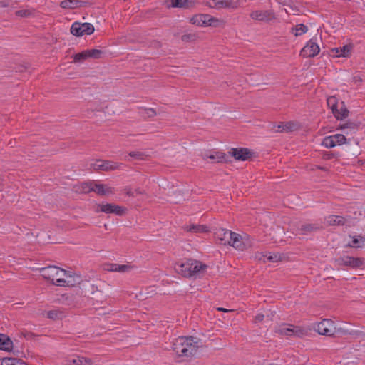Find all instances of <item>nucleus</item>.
Wrapping results in <instances>:
<instances>
[{
	"mask_svg": "<svg viewBox=\"0 0 365 365\" xmlns=\"http://www.w3.org/2000/svg\"><path fill=\"white\" fill-rule=\"evenodd\" d=\"M359 127V125L354 122L348 121L342 125H340L341 129H352V130H356Z\"/></svg>",
	"mask_w": 365,
	"mask_h": 365,
	"instance_id": "79ce46f5",
	"label": "nucleus"
},
{
	"mask_svg": "<svg viewBox=\"0 0 365 365\" xmlns=\"http://www.w3.org/2000/svg\"><path fill=\"white\" fill-rule=\"evenodd\" d=\"M185 230L187 232L194 233H203L208 232L207 227L201 225H192L190 226H187L185 227Z\"/></svg>",
	"mask_w": 365,
	"mask_h": 365,
	"instance_id": "cd10ccee",
	"label": "nucleus"
},
{
	"mask_svg": "<svg viewBox=\"0 0 365 365\" xmlns=\"http://www.w3.org/2000/svg\"><path fill=\"white\" fill-rule=\"evenodd\" d=\"M95 182L93 181L83 182L81 185V192L83 193H89L93 192Z\"/></svg>",
	"mask_w": 365,
	"mask_h": 365,
	"instance_id": "2f4dec72",
	"label": "nucleus"
},
{
	"mask_svg": "<svg viewBox=\"0 0 365 365\" xmlns=\"http://www.w3.org/2000/svg\"><path fill=\"white\" fill-rule=\"evenodd\" d=\"M146 111L150 118L155 117L157 115L155 110L153 108H148Z\"/></svg>",
	"mask_w": 365,
	"mask_h": 365,
	"instance_id": "8fccbe9b",
	"label": "nucleus"
},
{
	"mask_svg": "<svg viewBox=\"0 0 365 365\" xmlns=\"http://www.w3.org/2000/svg\"><path fill=\"white\" fill-rule=\"evenodd\" d=\"M334 328V322L331 319H324L317 324L314 329L321 335L331 336Z\"/></svg>",
	"mask_w": 365,
	"mask_h": 365,
	"instance_id": "9b49d317",
	"label": "nucleus"
},
{
	"mask_svg": "<svg viewBox=\"0 0 365 365\" xmlns=\"http://www.w3.org/2000/svg\"><path fill=\"white\" fill-rule=\"evenodd\" d=\"M205 5L210 8H232L237 7V2L232 0H210L205 2Z\"/></svg>",
	"mask_w": 365,
	"mask_h": 365,
	"instance_id": "ddd939ff",
	"label": "nucleus"
},
{
	"mask_svg": "<svg viewBox=\"0 0 365 365\" xmlns=\"http://www.w3.org/2000/svg\"><path fill=\"white\" fill-rule=\"evenodd\" d=\"M232 232L229 230L220 228L215 232V237L220 245H226L230 242Z\"/></svg>",
	"mask_w": 365,
	"mask_h": 365,
	"instance_id": "dca6fc26",
	"label": "nucleus"
},
{
	"mask_svg": "<svg viewBox=\"0 0 365 365\" xmlns=\"http://www.w3.org/2000/svg\"><path fill=\"white\" fill-rule=\"evenodd\" d=\"M31 14V12L27 9L18 10L16 11V15L21 17H28Z\"/></svg>",
	"mask_w": 365,
	"mask_h": 365,
	"instance_id": "c03bdc74",
	"label": "nucleus"
},
{
	"mask_svg": "<svg viewBox=\"0 0 365 365\" xmlns=\"http://www.w3.org/2000/svg\"><path fill=\"white\" fill-rule=\"evenodd\" d=\"M230 158L233 157L236 160L245 161L251 159L254 155V152L246 148H232L228 152Z\"/></svg>",
	"mask_w": 365,
	"mask_h": 365,
	"instance_id": "1a4fd4ad",
	"label": "nucleus"
},
{
	"mask_svg": "<svg viewBox=\"0 0 365 365\" xmlns=\"http://www.w3.org/2000/svg\"><path fill=\"white\" fill-rule=\"evenodd\" d=\"M334 158V154L330 152H325L323 154V158L325 160H330Z\"/></svg>",
	"mask_w": 365,
	"mask_h": 365,
	"instance_id": "3c124183",
	"label": "nucleus"
},
{
	"mask_svg": "<svg viewBox=\"0 0 365 365\" xmlns=\"http://www.w3.org/2000/svg\"><path fill=\"white\" fill-rule=\"evenodd\" d=\"M217 310L220 311V312H232V309H227L223 308V307H219V308H217Z\"/></svg>",
	"mask_w": 365,
	"mask_h": 365,
	"instance_id": "864d4df0",
	"label": "nucleus"
},
{
	"mask_svg": "<svg viewBox=\"0 0 365 365\" xmlns=\"http://www.w3.org/2000/svg\"><path fill=\"white\" fill-rule=\"evenodd\" d=\"M333 138V140L336 145H341L346 143V138L342 134H336L334 135H331Z\"/></svg>",
	"mask_w": 365,
	"mask_h": 365,
	"instance_id": "e433bc0d",
	"label": "nucleus"
},
{
	"mask_svg": "<svg viewBox=\"0 0 365 365\" xmlns=\"http://www.w3.org/2000/svg\"><path fill=\"white\" fill-rule=\"evenodd\" d=\"M41 275L51 284L60 287H73V283L69 279H64L62 276H66V271L56 266H49L41 269Z\"/></svg>",
	"mask_w": 365,
	"mask_h": 365,
	"instance_id": "7ed1b4c3",
	"label": "nucleus"
},
{
	"mask_svg": "<svg viewBox=\"0 0 365 365\" xmlns=\"http://www.w3.org/2000/svg\"><path fill=\"white\" fill-rule=\"evenodd\" d=\"M333 335L331 336H337V337H340V336H345V335H354V334H356L358 333V331H349L348 329H345L344 328H341V327H335L333 329Z\"/></svg>",
	"mask_w": 365,
	"mask_h": 365,
	"instance_id": "a878e982",
	"label": "nucleus"
},
{
	"mask_svg": "<svg viewBox=\"0 0 365 365\" xmlns=\"http://www.w3.org/2000/svg\"><path fill=\"white\" fill-rule=\"evenodd\" d=\"M338 98L335 96H331L327 98V103L328 107L331 110L333 115L338 113Z\"/></svg>",
	"mask_w": 365,
	"mask_h": 365,
	"instance_id": "bb28decb",
	"label": "nucleus"
},
{
	"mask_svg": "<svg viewBox=\"0 0 365 365\" xmlns=\"http://www.w3.org/2000/svg\"><path fill=\"white\" fill-rule=\"evenodd\" d=\"M322 145L327 148H331L336 146L333 138L331 135L325 137L322 140Z\"/></svg>",
	"mask_w": 365,
	"mask_h": 365,
	"instance_id": "58836bf2",
	"label": "nucleus"
},
{
	"mask_svg": "<svg viewBox=\"0 0 365 365\" xmlns=\"http://www.w3.org/2000/svg\"><path fill=\"white\" fill-rule=\"evenodd\" d=\"M281 259V255L279 253H269V255L267 256V260L269 262H278Z\"/></svg>",
	"mask_w": 365,
	"mask_h": 365,
	"instance_id": "37998d69",
	"label": "nucleus"
},
{
	"mask_svg": "<svg viewBox=\"0 0 365 365\" xmlns=\"http://www.w3.org/2000/svg\"><path fill=\"white\" fill-rule=\"evenodd\" d=\"M264 319V315L263 314H257L255 317V319H254V322L255 323H258V322H260L262 321H263Z\"/></svg>",
	"mask_w": 365,
	"mask_h": 365,
	"instance_id": "de8ad7c7",
	"label": "nucleus"
},
{
	"mask_svg": "<svg viewBox=\"0 0 365 365\" xmlns=\"http://www.w3.org/2000/svg\"><path fill=\"white\" fill-rule=\"evenodd\" d=\"M232 235L233 236H232L230 242L228 244L229 245H231L239 250H243L246 248V245L242 242L241 235L235 232H232Z\"/></svg>",
	"mask_w": 365,
	"mask_h": 365,
	"instance_id": "6ab92c4d",
	"label": "nucleus"
},
{
	"mask_svg": "<svg viewBox=\"0 0 365 365\" xmlns=\"http://www.w3.org/2000/svg\"><path fill=\"white\" fill-rule=\"evenodd\" d=\"M86 54L88 58H94V59H98L101 58V56L103 54V51L100 49H88L86 50Z\"/></svg>",
	"mask_w": 365,
	"mask_h": 365,
	"instance_id": "473e14b6",
	"label": "nucleus"
},
{
	"mask_svg": "<svg viewBox=\"0 0 365 365\" xmlns=\"http://www.w3.org/2000/svg\"><path fill=\"white\" fill-rule=\"evenodd\" d=\"M91 359L81 356H76L68 360L66 365H92Z\"/></svg>",
	"mask_w": 365,
	"mask_h": 365,
	"instance_id": "412c9836",
	"label": "nucleus"
},
{
	"mask_svg": "<svg viewBox=\"0 0 365 365\" xmlns=\"http://www.w3.org/2000/svg\"><path fill=\"white\" fill-rule=\"evenodd\" d=\"M128 155L139 160H146L148 157V155L141 151H131L128 153Z\"/></svg>",
	"mask_w": 365,
	"mask_h": 365,
	"instance_id": "f704fd0d",
	"label": "nucleus"
},
{
	"mask_svg": "<svg viewBox=\"0 0 365 365\" xmlns=\"http://www.w3.org/2000/svg\"><path fill=\"white\" fill-rule=\"evenodd\" d=\"M207 268V264L193 259L178 262L175 265V269L178 274L188 278H197L202 276Z\"/></svg>",
	"mask_w": 365,
	"mask_h": 365,
	"instance_id": "f257e3e1",
	"label": "nucleus"
},
{
	"mask_svg": "<svg viewBox=\"0 0 365 365\" xmlns=\"http://www.w3.org/2000/svg\"><path fill=\"white\" fill-rule=\"evenodd\" d=\"M124 192L125 193L128 195L129 197H134L135 196V195L134 194V192L131 190L130 187H125L124 189Z\"/></svg>",
	"mask_w": 365,
	"mask_h": 365,
	"instance_id": "09e8293b",
	"label": "nucleus"
},
{
	"mask_svg": "<svg viewBox=\"0 0 365 365\" xmlns=\"http://www.w3.org/2000/svg\"><path fill=\"white\" fill-rule=\"evenodd\" d=\"M220 19L212 16L210 14H195L194 15L190 20V22L192 24L199 26H214L217 27L219 26V24L221 22Z\"/></svg>",
	"mask_w": 365,
	"mask_h": 365,
	"instance_id": "20e7f679",
	"label": "nucleus"
},
{
	"mask_svg": "<svg viewBox=\"0 0 365 365\" xmlns=\"http://www.w3.org/2000/svg\"><path fill=\"white\" fill-rule=\"evenodd\" d=\"M359 237L360 238V241L362 242H365V238L362 236H359Z\"/></svg>",
	"mask_w": 365,
	"mask_h": 365,
	"instance_id": "5fc2aeb1",
	"label": "nucleus"
},
{
	"mask_svg": "<svg viewBox=\"0 0 365 365\" xmlns=\"http://www.w3.org/2000/svg\"><path fill=\"white\" fill-rule=\"evenodd\" d=\"M94 190L93 192H95L98 195H107L110 194H113L114 189L111 187H109L107 185L105 184H98L95 183L94 185Z\"/></svg>",
	"mask_w": 365,
	"mask_h": 365,
	"instance_id": "aec40b11",
	"label": "nucleus"
},
{
	"mask_svg": "<svg viewBox=\"0 0 365 365\" xmlns=\"http://www.w3.org/2000/svg\"><path fill=\"white\" fill-rule=\"evenodd\" d=\"M353 45L351 43L345 45L342 47L335 48L332 49V52L335 53L336 57H349L353 49Z\"/></svg>",
	"mask_w": 365,
	"mask_h": 365,
	"instance_id": "f3484780",
	"label": "nucleus"
},
{
	"mask_svg": "<svg viewBox=\"0 0 365 365\" xmlns=\"http://www.w3.org/2000/svg\"><path fill=\"white\" fill-rule=\"evenodd\" d=\"M197 38V35L195 33H190L183 34L181 36V40L184 42H192L195 41Z\"/></svg>",
	"mask_w": 365,
	"mask_h": 365,
	"instance_id": "ea45409f",
	"label": "nucleus"
},
{
	"mask_svg": "<svg viewBox=\"0 0 365 365\" xmlns=\"http://www.w3.org/2000/svg\"><path fill=\"white\" fill-rule=\"evenodd\" d=\"M87 58L88 56L86 54V50L82 52L78 53L73 56L74 62H83Z\"/></svg>",
	"mask_w": 365,
	"mask_h": 365,
	"instance_id": "a19ab883",
	"label": "nucleus"
},
{
	"mask_svg": "<svg viewBox=\"0 0 365 365\" xmlns=\"http://www.w3.org/2000/svg\"><path fill=\"white\" fill-rule=\"evenodd\" d=\"M201 341L193 336H181L173 342V350L178 356H191L200 347Z\"/></svg>",
	"mask_w": 365,
	"mask_h": 365,
	"instance_id": "f03ea898",
	"label": "nucleus"
},
{
	"mask_svg": "<svg viewBox=\"0 0 365 365\" xmlns=\"http://www.w3.org/2000/svg\"><path fill=\"white\" fill-rule=\"evenodd\" d=\"M46 316L48 319L52 320H59L62 319L65 317V314L64 312L60 309H53L48 311Z\"/></svg>",
	"mask_w": 365,
	"mask_h": 365,
	"instance_id": "c756f323",
	"label": "nucleus"
},
{
	"mask_svg": "<svg viewBox=\"0 0 365 365\" xmlns=\"http://www.w3.org/2000/svg\"><path fill=\"white\" fill-rule=\"evenodd\" d=\"M319 47L317 43L311 39L301 50L300 56L302 58H313L319 53Z\"/></svg>",
	"mask_w": 365,
	"mask_h": 365,
	"instance_id": "f8f14e48",
	"label": "nucleus"
},
{
	"mask_svg": "<svg viewBox=\"0 0 365 365\" xmlns=\"http://www.w3.org/2000/svg\"><path fill=\"white\" fill-rule=\"evenodd\" d=\"M317 169L322 170H326L325 168L322 167V166H317Z\"/></svg>",
	"mask_w": 365,
	"mask_h": 365,
	"instance_id": "6e6d98bb",
	"label": "nucleus"
},
{
	"mask_svg": "<svg viewBox=\"0 0 365 365\" xmlns=\"http://www.w3.org/2000/svg\"><path fill=\"white\" fill-rule=\"evenodd\" d=\"M296 127H297V124L292 121L282 122L277 125V132H279V133L292 132L296 129Z\"/></svg>",
	"mask_w": 365,
	"mask_h": 365,
	"instance_id": "b1692460",
	"label": "nucleus"
},
{
	"mask_svg": "<svg viewBox=\"0 0 365 365\" xmlns=\"http://www.w3.org/2000/svg\"><path fill=\"white\" fill-rule=\"evenodd\" d=\"M60 6L63 9H76L78 7L86 6V2L80 0H63L60 3Z\"/></svg>",
	"mask_w": 365,
	"mask_h": 365,
	"instance_id": "a211bd4d",
	"label": "nucleus"
},
{
	"mask_svg": "<svg viewBox=\"0 0 365 365\" xmlns=\"http://www.w3.org/2000/svg\"><path fill=\"white\" fill-rule=\"evenodd\" d=\"M327 222L329 225H344L346 220L342 216L330 215L328 217Z\"/></svg>",
	"mask_w": 365,
	"mask_h": 365,
	"instance_id": "c85d7f7f",
	"label": "nucleus"
},
{
	"mask_svg": "<svg viewBox=\"0 0 365 365\" xmlns=\"http://www.w3.org/2000/svg\"><path fill=\"white\" fill-rule=\"evenodd\" d=\"M171 6L173 8L189 9L194 6V0H171Z\"/></svg>",
	"mask_w": 365,
	"mask_h": 365,
	"instance_id": "5701e85b",
	"label": "nucleus"
},
{
	"mask_svg": "<svg viewBox=\"0 0 365 365\" xmlns=\"http://www.w3.org/2000/svg\"><path fill=\"white\" fill-rule=\"evenodd\" d=\"M280 333L287 336H292V327L280 329Z\"/></svg>",
	"mask_w": 365,
	"mask_h": 365,
	"instance_id": "a18cd8bd",
	"label": "nucleus"
},
{
	"mask_svg": "<svg viewBox=\"0 0 365 365\" xmlns=\"http://www.w3.org/2000/svg\"><path fill=\"white\" fill-rule=\"evenodd\" d=\"M134 194L136 195H142L144 193V192L143 190H141L140 189L138 188V189H135L134 191Z\"/></svg>",
	"mask_w": 365,
	"mask_h": 365,
	"instance_id": "603ef678",
	"label": "nucleus"
},
{
	"mask_svg": "<svg viewBox=\"0 0 365 365\" xmlns=\"http://www.w3.org/2000/svg\"><path fill=\"white\" fill-rule=\"evenodd\" d=\"M359 239L357 237L354 236L353 237V240H352V244L350 245L351 247H361L362 246L359 245Z\"/></svg>",
	"mask_w": 365,
	"mask_h": 365,
	"instance_id": "49530a36",
	"label": "nucleus"
},
{
	"mask_svg": "<svg viewBox=\"0 0 365 365\" xmlns=\"http://www.w3.org/2000/svg\"><path fill=\"white\" fill-rule=\"evenodd\" d=\"M133 267L128 264H118L110 263L107 264L106 269L110 272H128L132 269Z\"/></svg>",
	"mask_w": 365,
	"mask_h": 365,
	"instance_id": "4be33fe9",
	"label": "nucleus"
},
{
	"mask_svg": "<svg viewBox=\"0 0 365 365\" xmlns=\"http://www.w3.org/2000/svg\"><path fill=\"white\" fill-rule=\"evenodd\" d=\"M13 347V342L10 338L4 334H0V349L9 351Z\"/></svg>",
	"mask_w": 365,
	"mask_h": 365,
	"instance_id": "393cba45",
	"label": "nucleus"
},
{
	"mask_svg": "<svg viewBox=\"0 0 365 365\" xmlns=\"http://www.w3.org/2000/svg\"><path fill=\"white\" fill-rule=\"evenodd\" d=\"M336 262L339 266H346L352 269H356L363 265L364 259L351 256H344L336 259Z\"/></svg>",
	"mask_w": 365,
	"mask_h": 365,
	"instance_id": "9d476101",
	"label": "nucleus"
},
{
	"mask_svg": "<svg viewBox=\"0 0 365 365\" xmlns=\"http://www.w3.org/2000/svg\"><path fill=\"white\" fill-rule=\"evenodd\" d=\"M250 17L254 20L268 21L274 19L273 12L269 10H255L250 14Z\"/></svg>",
	"mask_w": 365,
	"mask_h": 365,
	"instance_id": "2eb2a0df",
	"label": "nucleus"
},
{
	"mask_svg": "<svg viewBox=\"0 0 365 365\" xmlns=\"http://www.w3.org/2000/svg\"><path fill=\"white\" fill-rule=\"evenodd\" d=\"M96 212H102L106 214H115L118 216H123L126 212V208L113 203L102 202L97 204Z\"/></svg>",
	"mask_w": 365,
	"mask_h": 365,
	"instance_id": "39448f33",
	"label": "nucleus"
},
{
	"mask_svg": "<svg viewBox=\"0 0 365 365\" xmlns=\"http://www.w3.org/2000/svg\"><path fill=\"white\" fill-rule=\"evenodd\" d=\"M292 336H296L298 337H302L307 334V331L303 328L298 326H292Z\"/></svg>",
	"mask_w": 365,
	"mask_h": 365,
	"instance_id": "c9c22d12",
	"label": "nucleus"
},
{
	"mask_svg": "<svg viewBox=\"0 0 365 365\" xmlns=\"http://www.w3.org/2000/svg\"><path fill=\"white\" fill-rule=\"evenodd\" d=\"M341 108L340 109H338V113H335L334 115V116L337 119V120H342L345 118H346L349 115V111L348 110V109L346 108L345 104H344V102L341 101Z\"/></svg>",
	"mask_w": 365,
	"mask_h": 365,
	"instance_id": "7c9ffc66",
	"label": "nucleus"
},
{
	"mask_svg": "<svg viewBox=\"0 0 365 365\" xmlns=\"http://www.w3.org/2000/svg\"><path fill=\"white\" fill-rule=\"evenodd\" d=\"M122 165V163L111 160H96L94 163L91 164V168H92L95 171H110L120 169Z\"/></svg>",
	"mask_w": 365,
	"mask_h": 365,
	"instance_id": "0eeeda50",
	"label": "nucleus"
},
{
	"mask_svg": "<svg viewBox=\"0 0 365 365\" xmlns=\"http://www.w3.org/2000/svg\"><path fill=\"white\" fill-rule=\"evenodd\" d=\"M292 31H295L294 33L295 36H301L302 34H305L308 31V28L306 25L303 24H297L295 27L292 29Z\"/></svg>",
	"mask_w": 365,
	"mask_h": 365,
	"instance_id": "72a5a7b5",
	"label": "nucleus"
},
{
	"mask_svg": "<svg viewBox=\"0 0 365 365\" xmlns=\"http://www.w3.org/2000/svg\"><path fill=\"white\" fill-rule=\"evenodd\" d=\"M21 364V360L16 359L14 358H4L1 360V365H18V364Z\"/></svg>",
	"mask_w": 365,
	"mask_h": 365,
	"instance_id": "4c0bfd02",
	"label": "nucleus"
},
{
	"mask_svg": "<svg viewBox=\"0 0 365 365\" xmlns=\"http://www.w3.org/2000/svg\"><path fill=\"white\" fill-rule=\"evenodd\" d=\"M204 159H210L216 160L217 163H230L231 160L230 156L221 151L210 150L203 155Z\"/></svg>",
	"mask_w": 365,
	"mask_h": 365,
	"instance_id": "4468645a",
	"label": "nucleus"
},
{
	"mask_svg": "<svg viewBox=\"0 0 365 365\" xmlns=\"http://www.w3.org/2000/svg\"><path fill=\"white\" fill-rule=\"evenodd\" d=\"M270 365H272V364H270Z\"/></svg>",
	"mask_w": 365,
	"mask_h": 365,
	"instance_id": "4d7b16f0",
	"label": "nucleus"
},
{
	"mask_svg": "<svg viewBox=\"0 0 365 365\" xmlns=\"http://www.w3.org/2000/svg\"><path fill=\"white\" fill-rule=\"evenodd\" d=\"M324 226L321 220H317L314 222H306L302 224L298 227L299 234L307 235L318 231L323 230Z\"/></svg>",
	"mask_w": 365,
	"mask_h": 365,
	"instance_id": "6e6552de",
	"label": "nucleus"
},
{
	"mask_svg": "<svg viewBox=\"0 0 365 365\" xmlns=\"http://www.w3.org/2000/svg\"><path fill=\"white\" fill-rule=\"evenodd\" d=\"M94 26L90 23L74 22L71 27V33L76 36L90 35L94 32Z\"/></svg>",
	"mask_w": 365,
	"mask_h": 365,
	"instance_id": "423d86ee",
	"label": "nucleus"
}]
</instances>
